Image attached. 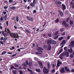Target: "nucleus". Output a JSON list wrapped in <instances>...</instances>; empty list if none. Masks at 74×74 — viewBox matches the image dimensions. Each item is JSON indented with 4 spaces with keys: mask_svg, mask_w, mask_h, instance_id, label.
<instances>
[{
    "mask_svg": "<svg viewBox=\"0 0 74 74\" xmlns=\"http://www.w3.org/2000/svg\"><path fill=\"white\" fill-rule=\"evenodd\" d=\"M7 30L9 34H10V37H13L14 38H16V37L18 38L19 37L18 36H17V37L16 35V34L10 32V29H8Z\"/></svg>",
    "mask_w": 74,
    "mask_h": 74,
    "instance_id": "f257e3e1",
    "label": "nucleus"
},
{
    "mask_svg": "<svg viewBox=\"0 0 74 74\" xmlns=\"http://www.w3.org/2000/svg\"><path fill=\"white\" fill-rule=\"evenodd\" d=\"M47 43L48 45H50V44L52 45L53 44L55 45L56 44V41L54 40H53L52 39L50 38L47 41Z\"/></svg>",
    "mask_w": 74,
    "mask_h": 74,
    "instance_id": "f03ea898",
    "label": "nucleus"
},
{
    "mask_svg": "<svg viewBox=\"0 0 74 74\" xmlns=\"http://www.w3.org/2000/svg\"><path fill=\"white\" fill-rule=\"evenodd\" d=\"M62 54H63V57H64V56L69 57V53L67 51L64 52Z\"/></svg>",
    "mask_w": 74,
    "mask_h": 74,
    "instance_id": "7ed1b4c3",
    "label": "nucleus"
},
{
    "mask_svg": "<svg viewBox=\"0 0 74 74\" xmlns=\"http://www.w3.org/2000/svg\"><path fill=\"white\" fill-rule=\"evenodd\" d=\"M43 72L44 74H47L49 73V70L44 67L43 69Z\"/></svg>",
    "mask_w": 74,
    "mask_h": 74,
    "instance_id": "20e7f679",
    "label": "nucleus"
},
{
    "mask_svg": "<svg viewBox=\"0 0 74 74\" xmlns=\"http://www.w3.org/2000/svg\"><path fill=\"white\" fill-rule=\"evenodd\" d=\"M62 64V61H60L59 60H57V66L58 67H59L60 66V64Z\"/></svg>",
    "mask_w": 74,
    "mask_h": 74,
    "instance_id": "39448f33",
    "label": "nucleus"
},
{
    "mask_svg": "<svg viewBox=\"0 0 74 74\" xmlns=\"http://www.w3.org/2000/svg\"><path fill=\"white\" fill-rule=\"evenodd\" d=\"M37 49L39 51V52H41V53H43L42 51H44V49H42V48L40 47H39L37 48Z\"/></svg>",
    "mask_w": 74,
    "mask_h": 74,
    "instance_id": "423d86ee",
    "label": "nucleus"
},
{
    "mask_svg": "<svg viewBox=\"0 0 74 74\" xmlns=\"http://www.w3.org/2000/svg\"><path fill=\"white\" fill-rule=\"evenodd\" d=\"M27 20L29 21H31V22H33V18H32V17H30L29 16H27Z\"/></svg>",
    "mask_w": 74,
    "mask_h": 74,
    "instance_id": "0eeeda50",
    "label": "nucleus"
},
{
    "mask_svg": "<svg viewBox=\"0 0 74 74\" xmlns=\"http://www.w3.org/2000/svg\"><path fill=\"white\" fill-rule=\"evenodd\" d=\"M38 62L39 64V66L40 68H41V69H42V68H43L42 66V63L40 61H38Z\"/></svg>",
    "mask_w": 74,
    "mask_h": 74,
    "instance_id": "6e6552de",
    "label": "nucleus"
},
{
    "mask_svg": "<svg viewBox=\"0 0 74 74\" xmlns=\"http://www.w3.org/2000/svg\"><path fill=\"white\" fill-rule=\"evenodd\" d=\"M61 6H62V8L63 11H64V10L66 9V5H64V4H62L61 5Z\"/></svg>",
    "mask_w": 74,
    "mask_h": 74,
    "instance_id": "1a4fd4ad",
    "label": "nucleus"
},
{
    "mask_svg": "<svg viewBox=\"0 0 74 74\" xmlns=\"http://www.w3.org/2000/svg\"><path fill=\"white\" fill-rule=\"evenodd\" d=\"M64 69L66 71H67V72H69L70 71V69L67 66H65L64 67Z\"/></svg>",
    "mask_w": 74,
    "mask_h": 74,
    "instance_id": "9d476101",
    "label": "nucleus"
},
{
    "mask_svg": "<svg viewBox=\"0 0 74 74\" xmlns=\"http://www.w3.org/2000/svg\"><path fill=\"white\" fill-rule=\"evenodd\" d=\"M60 72L62 73H65V70L64 68H62L60 70Z\"/></svg>",
    "mask_w": 74,
    "mask_h": 74,
    "instance_id": "9b49d317",
    "label": "nucleus"
},
{
    "mask_svg": "<svg viewBox=\"0 0 74 74\" xmlns=\"http://www.w3.org/2000/svg\"><path fill=\"white\" fill-rule=\"evenodd\" d=\"M71 46H71V47L72 48H73L74 47V41H71V45H70Z\"/></svg>",
    "mask_w": 74,
    "mask_h": 74,
    "instance_id": "f8f14e48",
    "label": "nucleus"
},
{
    "mask_svg": "<svg viewBox=\"0 0 74 74\" xmlns=\"http://www.w3.org/2000/svg\"><path fill=\"white\" fill-rule=\"evenodd\" d=\"M29 59L31 61H29V64L28 65H29L30 67H31L32 65V60L30 59Z\"/></svg>",
    "mask_w": 74,
    "mask_h": 74,
    "instance_id": "ddd939ff",
    "label": "nucleus"
},
{
    "mask_svg": "<svg viewBox=\"0 0 74 74\" xmlns=\"http://www.w3.org/2000/svg\"><path fill=\"white\" fill-rule=\"evenodd\" d=\"M51 49V45H49L47 46V50L50 51Z\"/></svg>",
    "mask_w": 74,
    "mask_h": 74,
    "instance_id": "4468645a",
    "label": "nucleus"
},
{
    "mask_svg": "<svg viewBox=\"0 0 74 74\" xmlns=\"http://www.w3.org/2000/svg\"><path fill=\"white\" fill-rule=\"evenodd\" d=\"M63 53L61 54L60 56V59H61V60H63Z\"/></svg>",
    "mask_w": 74,
    "mask_h": 74,
    "instance_id": "2eb2a0df",
    "label": "nucleus"
},
{
    "mask_svg": "<svg viewBox=\"0 0 74 74\" xmlns=\"http://www.w3.org/2000/svg\"><path fill=\"white\" fill-rule=\"evenodd\" d=\"M27 70H28V71H30V73H31L32 74H33V71H32V70H30L29 68H28L27 69Z\"/></svg>",
    "mask_w": 74,
    "mask_h": 74,
    "instance_id": "dca6fc26",
    "label": "nucleus"
},
{
    "mask_svg": "<svg viewBox=\"0 0 74 74\" xmlns=\"http://www.w3.org/2000/svg\"><path fill=\"white\" fill-rule=\"evenodd\" d=\"M68 50L69 52H70L71 53H73V49L72 48H71L70 49H68Z\"/></svg>",
    "mask_w": 74,
    "mask_h": 74,
    "instance_id": "f3484780",
    "label": "nucleus"
},
{
    "mask_svg": "<svg viewBox=\"0 0 74 74\" xmlns=\"http://www.w3.org/2000/svg\"><path fill=\"white\" fill-rule=\"evenodd\" d=\"M60 16L61 17H63V12H62L60 11Z\"/></svg>",
    "mask_w": 74,
    "mask_h": 74,
    "instance_id": "a211bd4d",
    "label": "nucleus"
},
{
    "mask_svg": "<svg viewBox=\"0 0 74 74\" xmlns=\"http://www.w3.org/2000/svg\"><path fill=\"white\" fill-rule=\"evenodd\" d=\"M43 48L44 49H46V50H47V49H48V46L47 45L44 46Z\"/></svg>",
    "mask_w": 74,
    "mask_h": 74,
    "instance_id": "6ab92c4d",
    "label": "nucleus"
},
{
    "mask_svg": "<svg viewBox=\"0 0 74 74\" xmlns=\"http://www.w3.org/2000/svg\"><path fill=\"white\" fill-rule=\"evenodd\" d=\"M47 67L48 69H50L51 68V65H50V63L48 62L47 64Z\"/></svg>",
    "mask_w": 74,
    "mask_h": 74,
    "instance_id": "aec40b11",
    "label": "nucleus"
},
{
    "mask_svg": "<svg viewBox=\"0 0 74 74\" xmlns=\"http://www.w3.org/2000/svg\"><path fill=\"white\" fill-rule=\"evenodd\" d=\"M64 30H65V29L64 28H62L60 29V31L61 32H64Z\"/></svg>",
    "mask_w": 74,
    "mask_h": 74,
    "instance_id": "412c9836",
    "label": "nucleus"
},
{
    "mask_svg": "<svg viewBox=\"0 0 74 74\" xmlns=\"http://www.w3.org/2000/svg\"><path fill=\"white\" fill-rule=\"evenodd\" d=\"M36 70L37 72H40L41 71L40 70V69H36Z\"/></svg>",
    "mask_w": 74,
    "mask_h": 74,
    "instance_id": "4be33fe9",
    "label": "nucleus"
},
{
    "mask_svg": "<svg viewBox=\"0 0 74 74\" xmlns=\"http://www.w3.org/2000/svg\"><path fill=\"white\" fill-rule=\"evenodd\" d=\"M10 8L11 9V10H15L16 9V8L15 6L11 7H10Z\"/></svg>",
    "mask_w": 74,
    "mask_h": 74,
    "instance_id": "5701e85b",
    "label": "nucleus"
},
{
    "mask_svg": "<svg viewBox=\"0 0 74 74\" xmlns=\"http://www.w3.org/2000/svg\"><path fill=\"white\" fill-rule=\"evenodd\" d=\"M65 42H66V40H64L61 43V45H62V44H65Z\"/></svg>",
    "mask_w": 74,
    "mask_h": 74,
    "instance_id": "b1692460",
    "label": "nucleus"
},
{
    "mask_svg": "<svg viewBox=\"0 0 74 74\" xmlns=\"http://www.w3.org/2000/svg\"><path fill=\"white\" fill-rule=\"evenodd\" d=\"M12 71L13 73H14V74H16V72H17L16 70H13Z\"/></svg>",
    "mask_w": 74,
    "mask_h": 74,
    "instance_id": "393cba45",
    "label": "nucleus"
},
{
    "mask_svg": "<svg viewBox=\"0 0 74 74\" xmlns=\"http://www.w3.org/2000/svg\"><path fill=\"white\" fill-rule=\"evenodd\" d=\"M63 37H61L60 38H59L58 40H59V41H61L62 40H63Z\"/></svg>",
    "mask_w": 74,
    "mask_h": 74,
    "instance_id": "a878e982",
    "label": "nucleus"
},
{
    "mask_svg": "<svg viewBox=\"0 0 74 74\" xmlns=\"http://www.w3.org/2000/svg\"><path fill=\"white\" fill-rule=\"evenodd\" d=\"M7 37H5L4 38V39H3V42H5V41H6V40H7Z\"/></svg>",
    "mask_w": 74,
    "mask_h": 74,
    "instance_id": "bb28decb",
    "label": "nucleus"
},
{
    "mask_svg": "<svg viewBox=\"0 0 74 74\" xmlns=\"http://www.w3.org/2000/svg\"><path fill=\"white\" fill-rule=\"evenodd\" d=\"M70 25H73V21H70Z\"/></svg>",
    "mask_w": 74,
    "mask_h": 74,
    "instance_id": "cd10ccee",
    "label": "nucleus"
},
{
    "mask_svg": "<svg viewBox=\"0 0 74 74\" xmlns=\"http://www.w3.org/2000/svg\"><path fill=\"white\" fill-rule=\"evenodd\" d=\"M7 15H6L4 17V19L5 20H7Z\"/></svg>",
    "mask_w": 74,
    "mask_h": 74,
    "instance_id": "c85d7f7f",
    "label": "nucleus"
},
{
    "mask_svg": "<svg viewBox=\"0 0 74 74\" xmlns=\"http://www.w3.org/2000/svg\"><path fill=\"white\" fill-rule=\"evenodd\" d=\"M66 24V21H63V22H62V25H64V26H65V25Z\"/></svg>",
    "mask_w": 74,
    "mask_h": 74,
    "instance_id": "c756f323",
    "label": "nucleus"
},
{
    "mask_svg": "<svg viewBox=\"0 0 74 74\" xmlns=\"http://www.w3.org/2000/svg\"><path fill=\"white\" fill-rule=\"evenodd\" d=\"M16 20L18 22L19 21V16H17L16 17Z\"/></svg>",
    "mask_w": 74,
    "mask_h": 74,
    "instance_id": "7c9ffc66",
    "label": "nucleus"
},
{
    "mask_svg": "<svg viewBox=\"0 0 74 74\" xmlns=\"http://www.w3.org/2000/svg\"><path fill=\"white\" fill-rule=\"evenodd\" d=\"M23 66H24L25 67H27V65H26V63H25V62H24L23 63Z\"/></svg>",
    "mask_w": 74,
    "mask_h": 74,
    "instance_id": "2f4dec72",
    "label": "nucleus"
},
{
    "mask_svg": "<svg viewBox=\"0 0 74 74\" xmlns=\"http://www.w3.org/2000/svg\"><path fill=\"white\" fill-rule=\"evenodd\" d=\"M25 31L27 33H30V31H29L28 29H25Z\"/></svg>",
    "mask_w": 74,
    "mask_h": 74,
    "instance_id": "473e14b6",
    "label": "nucleus"
},
{
    "mask_svg": "<svg viewBox=\"0 0 74 74\" xmlns=\"http://www.w3.org/2000/svg\"><path fill=\"white\" fill-rule=\"evenodd\" d=\"M64 26L65 27H69V25L68 24H66Z\"/></svg>",
    "mask_w": 74,
    "mask_h": 74,
    "instance_id": "72a5a7b5",
    "label": "nucleus"
},
{
    "mask_svg": "<svg viewBox=\"0 0 74 74\" xmlns=\"http://www.w3.org/2000/svg\"><path fill=\"white\" fill-rule=\"evenodd\" d=\"M62 51H63V49H61L59 52V53L58 54V55H59V54H60V53L61 52H62Z\"/></svg>",
    "mask_w": 74,
    "mask_h": 74,
    "instance_id": "f704fd0d",
    "label": "nucleus"
},
{
    "mask_svg": "<svg viewBox=\"0 0 74 74\" xmlns=\"http://www.w3.org/2000/svg\"><path fill=\"white\" fill-rule=\"evenodd\" d=\"M51 71L52 73H55V69H53L52 70H51Z\"/></svg>",
    "mask_w": 74,
    "mask_h": 74,
    "instance_id": "c9c22d12",
    "label": "nucleus"
},
{
    "mask_svg": "<svg viewBox=\"0 0 74 74\" xmlns=\"http://www.w3.org/2000/svg\"><path fill=\"white\" fill-rule=\"evenodd\" d=\"M6 52H7V51H3V53L2 54V55H4V54H5V53H6Z\"/></svg>",
    "mask_w": 74,
    "mask_h": 74,
    "instance_id": "e433bc0d",
    "label": "nucleus"
},
{
    "mask_svg": "<svg viewBox=\"0 0 74 74\" xmlns=\"http://www.w3.org/2000/svg\"><path fill=\"white\" fill-rule=\"evenodd\" d=\"M34 59L35 60L37 61L38 60V58H37L36 57H35L34 58Z\"/></svg>",
    "mask_w": 74,
    "mask_h": 74,
    "instance_id": "4c0bfd02",
    "label": "nucleus"
},
{
    "mask_svg": "<svg viewBox=\"0 0 74 74\" xmlns=\"http://www.w3.org/2000/svg\"><path fill=\"white\" fill-rule=\"evenodd\" d=\"M69 19L70 18H69V17H68L67 18V19L66 20V22H69Z\"/></svg>",
    "mask_w": 74,
    "mask_h": 74,
    "instance_id": "58836bf2",
    "label": "nucleus"
},
{
    "mask_svg": "<svg viewBox=\"0 0 74 74\" xmlns=\"http://www.w3.org/2000/svg\"><path fill=\"white\" fill-rule=\"evenodd\" d=\"M66 32H64L62 34V36H65L66 34H65Z\"/></svg>",
    "mask_w": 74,
    "mask_h": 74,
    "instance_id": "ea45409f",
    "label": "nucleus"
},
{
    "mask_svg": "<svg viewBox=\"0 0 74 74\" xmlns=\"http://www.w3.org/2000/svg\"><path fill=\"white\" fill-rule=\"evenodd\" d=\"M59 33V31H57L56 32V33L55 34V36H56V35H58V33Z\"/></svg>",
    "mask_w": 74,
    "mask_h": 74,
    "instance_id": "a19ab883",
    "label": "nucleus"
},
{
    "mask_svg": "<svg viewBox=\"0 0 74 74\" xmlns=\"http://www.w3.org/2000/svg\"><path fill=\"white\" fill-rule=\"evenodd\" d=\"M14 66L12 65L11 66L10 69H14Z\"/></svg>",
    "mask_w": 74,
    "mask_h": 74,
    "instance_id": "79ce46f5",
    "label": "nucleus"
},
{
    "mask_svg": "<svg viewBox=\"0 0 74 74\" xmlns=\"http://www.w3.org/2000/svg\"><path fill=\"white\" fill-rule=\"evenodd\" d=\"M59 19H57L56 21V23H58L59 22Z\"/></svg>",
    "mask_w": 74,
    "mask_h": 74,
    "instance_id": "37998d69",
    "label": "nucleus"
},
{
    "mask_svg": "<svg viewBox=\"0 0 74 74\" xmlns=\"http://www.w3.org/2000/svg\"><path fill=\"white\" fill-rule=\"evenodd\" d=\"M48 35L49 37H52V35L50 34H48Z\"/></svg>",
    "mask_w": 74,
    "mask_h": 74,
    "instance_id": "c03bdc74",
    "label": "nucleus"
},
{
    "mask_svg": "<svg viewBox=\"0 0 74 74\" xmlns=\"http://www.w3.org/2000/svg\"><path fill=\"white\" fill-rule=\"evenodd\" d=\"M0 44H2V45H4V42H3V41H1L0 42Z\"/></svg>",
    "mask_w": 74,
    "mask_h": 74,
    "instance_id": "a18cd8bd",
    "label": "nucleus"
},
{
    "mask_svg": "<svg viewBox=\"0 0 74 74\" xmlns=\"http://www.w3.org/2000/svg\"><path fill=\"white\" fill-rule=\"evenodd\" d=\"M36 54H37V55H38V54H40V55H41V53H38L37 52H36Z\"/></svg>",
    "mask_w": 74,
    "mask_h": 74,
    "instance_id": "49530a36",
    "label": "nucleus"
},
{
    "mask_svg": "<svg viewBox=\"0 0 74 74\" xmlns=\"http://www.w3.org/2000/svg\"><path fill=\"white\" fill-rule=\"evenodd\" d=\"M74 5V3L73 4V2H71L70 3V5Z\"/></svg>",
    "mask_w": 74,
    "mask_h": 74,
    "instance_id": "de8ad7c7",
    "label": "nucleus"
},
{
    "mask_svg": "<svg viewBox=\"0 0 74 74\" xmlns=\"http://www.w3.org/2000/svg\"><path fill=\"white\" fill-rule=\"evenodd\" d=\"M20 74H23V72L21 71H19Z\"/></svg>",
    "mask_w": 74,
    "mask_h": 74,
    "instance_id": "09e8293b",
    "label": "nucleus"
},
{
    "mask_svg": "<svg viewBox=\"0 0 74 74\" xmlns=\"http://www.w3.org/2000/svg\"><path fill=\"white\" fill-rule=\"evenodd\" d=\"M15 66L16 67H19V65H18V64H15Z\"/></svg>",
    "mask_w": 74,
    "mask_h": 74,
    "instance_id": "8fccbe9b",
    "label": "nucleus"
},
{
    "mask_svg": "<svg viewBox=\"0 0 74 74\" xmlns=\"http://www.w3.org/2000/svg\"><path fill=\"white\" fill-rule=\"evenodd\" d=\"M70 37H71L70 36H68L67 37V38L68 40H69L70 38Z\"/></svg>",
    "mask_w": 74,
    "mask_h": 74,
    "instance_id": "3c124183",
    "label": "nucleus"
},
{
    "mask_svg": "<svg viewBox=\"0 0 74 74\" xmlns=\"http://www.w3.org/2000/svg\"><path fill=\"white\" fill-rule=\"evenodd\" d=\"M17 53L13 55H12V57H14V56H16V55H17Z\"/></svg>",
    "mask_w": 74,
    "mask_h": 74,
    "instance_id": "603ef678",
    "label": "nucleus"
},
{
    "mask_svg": "<svg viewBox=\"0 0 74 74\" xmlns=\"http://www.w3.org/2000/svg\"><path fill=\"white\" fill-rule=\"evenodd\" d=\"M1 21H3V17L2 16H1Z\"/></svg>",
    "mask_w": 74,
    "mask_h": 74,
    "instance_id": "864d4df0",
    "label": "nucleus"
},
{
    "mask_svg": "<svg viewBox=\"0 0 74 74\" xmlns=\"http://www.w3.org/2000/svg\"><path fill=\"white\" fill-rule=\"evenodd\" d=\"M58 35L57 36H56V37H55L54 39V40H56V39H57V38H58Z\"/></svg>",
    "mask_w": 74,
    "mask_h": 74,
    "instance_id": "5fc2aeb1",
    "label": "nucleus"
},
{
    "mask_svg": "<svg viewBox=\"0 0 74 74\" xmlns=\"http://www.w3.org/2000/svg\"><path fill=\"white\" fill-rule=\"evenodd\" d=\"M9 3H12V2H13V1L12 0H9Z\"/></svg>",
    "mask_w": 74,
    "mask_h": 74,
    "instance_id": "6e6d98bb",
    "label": "nucleus"
},
{
    "mask_svg": "<svg viewBox=\"0 0 74 74\" xmlns=\"http://www.w3.org/2000/svg\"><path fill=\"white\" fill-rule=\"evenodd\" d=\"M74 57V56L73 55V54H71L70 56V58H73V57Z\"/></svg>",
    "mask_w": 74,
    "mask_h": 74,
    "instance_id": "4d7b16f0",
    "label": "nucleus"
},
{
    "mask_svg": "<svg viewBox=\"0 0 74 74\" xmlns=\"http://www.w3.org/2000/svg\"><path fill=\"white\" fill-rule=\"evenodd\" d=\"M67 47H64V50H67Z\"/></svg>",
    "mask_w": 74,
    "mask_h": 74,
    "instance_id": "13d9d810",
    "label": "nucleus"
},
{
    "mask_svg": "<svg viewBox=\"0 0 74 74\" xmlns=\"http://www.w3.org/2000/svg\"><path fill=\"white\" fill-rule=\"evenodd\" d=\"M1 40H4V38H3V37H1Z\"/></svg>",
    "mask_w": 74,
    "mask_h": 74,
    "instance_id": "bf43d9fd",
    "label": "nucleus"
},
{
    "mask_svg": "<svg viewBox=\"0 0 74 74\" xmlns=\"http://www.w3.org/2000/svg\"><path fill=\"white\" fill-rule=\"evenodd\" d=\"M5 33H4V31H2V34L3 35Z\"/></svg>",
    "mask_w": 74,
    "mask_h": 74,
    "instance_id": "052dcab7",
    "label": "nucleus"
},
{
    "mask_svg": "<svg viewBox=\"0 0 74 74\" xmlns=\"http://www.w3.org/2000/svg\"><path fill=\"white\" fill-rule=\"evenodd\" d=\"M3 13L4 15H5V14H6L7 13V12H3Z\"/></svg>",
    "mask_w": 74,
    "mask_h": 74,
    "instance_id": "680f3d73",
    "label": "nucleus"
},
{
    "mask_svg": "<svg viewBox=\"0 0 74 74\" xmlns=\"http://www.w3.org/2000/svg\"><path fill=\"white\" fill-rule=\"evenodd\" d=\"M4 9H7V8H8V6L5 7H4Z\"/></svg>",
    "mask_w": 74,
    "mask_h": 74,
    "instance_id": "e2e57ef3",
    "label": "nucleus"
},
{
    "mask_svg": "<svg viewBox=\"0 0 74 74\" xmlns=\"http://www.w3.org/2000/svg\"><path fill=\"white\" fill-rule=\"evenodd\" d=\"M26 63L27 64H28V65H29V63H28V61H27V60H26Z\"/></svg>",
    "mask_w": 74,
    "mask_h": 74,
    "instance_id": "0e129e2a",
    "label": "nucleus"
},
{
    "mask_svg": "<svg viewBox=\"0 0 74 74\" xmlns=\"http://www.w3.org/2000/svg\"><path fill=\"white\" fill-rule=\"evenodd\" d=\"M3 35V36H4V37H7V34H5Z\"/></svg>",
    "mask_w": 74,
    "mask_h": 74,
    "instance_id": "69168bd1",
    "label": "nucleus"
},
{
    "mask_svg": "<svg viewBox=\"0 0 74 74\" xmlns=\"http://www.w3.org/2000/svg\"><path fill=\"white\" fill-rule=\"evenodd\" d=\"M6 24H7V26H8V21H7L6 22Z\"/></svg>",
    "mask_w": 74,
    "mask_h": 74,
    "instance_id": "338daca9",
    "label": "nucleus"
},
{
    "mask_svg": "<svg viewBox=\"0 0 74 74\" xmlns=\"http://www.w3.org/2000/svg\"><path fill=\"white\" fill-rule=\"evenodd\" d=\"M59 1H57L56 2V4H59Z\"/></svg>",
    "mask_w": 74,
    "mask_h": 74,
    "instance_id": "774afa93",
    "label": "nucleus"
}]
</instances>
